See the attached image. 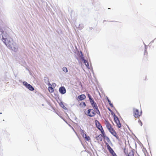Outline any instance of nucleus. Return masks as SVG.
Returning a JSON list of instances; mask_svg holds the SVG:
<instances>
[{
  "mask_svg": "<svg viewBox=\"0 0 156 156\" xmlns=\"http://www.w3.org/2000/svg\"><path fill=\"white\" fill-rule=\"evenodd\" d=\"M48 90L51 93H52L54 91V89L53 88L51 87H48Z\"/></svg>",
  "mask_w": 156,
  "mask_h": 156,
  "instance_id": "17",
  "label": "nucleus"
},
{
  "mask_svg": "<svg viewBox=\"0 0 156 156\" xmlns=\"http://www.w3.org/2000/svg\"><path fill=\"white\" fill-rule=\"evenodd\" d=\"M86 98V96L84 94H81L77 98L78 100L82 101L85 99Z\"/></svg>",
  "mask_w": 156,
  "mask_h": 156,
  "instance_id": "11",
  "label": "nucleus"
},
{
  "mask_svg": "<svg viewBox=\"0 0 156 156\" xmlns=\"http://www.w3.org/2000/svg\"><path fill=\"white\" fill-rule=\"evenodd\" d=\"M106 144L107 147V149L109 151L110 153L111 154L113 152H114V151L112 149V148L110 147V146L109 145V144L107 143H106Z\"/></svg>",
  "mask_w": 156,
  "mask_h": 156,
  "instance_id": "12",
  "label": "nucleus"
},
{
  "mask_svg": "<svg viewBox=\"0 0 156 156\" xmlns=\"http://www.w3.org/2000/svg\"><path fill=\"white\" fill-rule=\"evenodd\" d=\"M62 106H61V107H62V106H63V105L64 106L63 104H62Z\"/></svg>",
  "mask_w": 156,
  "mask_h": 156,
  "instance_id": "29",
  "label": "nucleus"
},
{
  "mask_svg": "<svg viewBox=\"0 0 156 156\" xmlns=\"http://www.w3.org/2000/svg\"><path fill=\"white\" fill-rule=\"evenodd\" d=\"M124 152L127 156H134V152L132 150H129L128 152V149L125 148Z\"/></svg>",
  "mask_w": 156,
  "mask_h": 156,
  "instance_id": "7",
  "label": "nucleus"
},
{
  "mask_svg": "<svg viewBox=\"0 0 156 156\" xmlns=\"http://www.w3.org/2000/svg\"><path fill=\"white\" fill-rule=\"evenodd\" d=\"M0 32L2 33L3 42L8 48L14 51H16L18 50V48L16 43L13 41L12 38L9 37L7 34H5L2 29H0Z\"/></svg>",
  "mask_w": 156,
  "mask_h": 156,
  "instance_id": "1",
  "label": "nucleus"
},
{
  "mask_svg": "<svg viewBox=\"0 0 156 156\" xmlns=\"http://www.w3.org/2000/svg\"><path fill=\"white\" fill-rule=\"evenodd\" d=\"M107 100L109 105L111 104V101L108 98H107Z\"/></svg>",
  "mask_w": 156,
  "mask_h": 156,
  "instance_id": "25",
  "label": "nucleus"
},
{
  "mask_svg": "<svg viewBox=\"0 0 156 156\" xmlns=\"http://www.w3.org/2000/svg\"><path fill=\"white\" fill-rule=\"evenodd\" d=\"M109 105H110V106L111 107H113V104H112V103L111 104H110Z\"/></svg>",
  "mask_w": 156,
  "mask_h": 156,
  "instance_id": "26",
  "label": "nucleus"
},
{
  "mask_svg": "<svg viewBox=\"0 0 156 156\" xmlns=\"http://www.w3.org/2000/svg\"><path fill=\"white\" fill-rule=\"evenodd\" d=\"M95 110L92 109H89L88 110L85 112V114L90 117H93L96 115V113Z\"/></svg>",
  "mask_w": 156,
  "mask_h": 156,
  "instance_id": "5",
  "label": "nucleus"
},
{
  "mask_svg": "<svg viewBox=\"0 0 156 156\" xmlns=\"http://www.w3.org/2000/svg\"><path fill=\"white\" fill-rule=\"evenodd\" d=\"M62 69L63 71L65 73H67L68 72L67 69L66 67H63L62 68Z\"/></svg>",
  "mask_w": 156,
  "mask_h": 156,
  "instance_id": "21",
  "label": "nucleus"
},
{
  "mask_svg": "<svg viewBox=\"0 0 156 156\" xmlns=\"http://www.w3.org/2000/svg\"><path fill=\"white\" fill-rule=\"evenodd\" d=\"M62 106H61V107H62V106H63V105L64 106L63 104H62Z\"/></svg>",
  "mask_w": 156,
  "mask_h": 156,
  "instance_id": "27",
  "label": "nucleus"
},
{
  "mask_svg": "<svg viewBox=\"0 0 156 156\" xmlns=\"http://www.w3.org/2000/svg\"><path fill=\"white\" fill-rule=\"evenodd\" d=\"M91 105L93 108L94 110H96L95 111L96 113L99 115H100V113L98 108V107L96 103L94 102V101H93L90 102Z\"/></svg>",
  "mask_w": 156,
  "mask_h": 156,
  "instance_id": "6",
  "label": "nucleus"
},
{
  "mask_svg": "<svg viewBox=\"0 0 156 156\" xmlns=\"http://www.w3.org/2000/svg\"><path fill=\"white\" fill-rule=\"evenodd\" d=\"M80 133L82 135V136L83 137L85 135H86V134L85 133V132L82 129H81L80 131Z\"/></svg>",
  "mask_w": 156,
  "mask_h": 156,
  "instance_id": "14",
  "label": "nucleus"
},
{
  "mask_svg": "<svg viewBox=\"0 0 156 156\" xmlns=\"http://www.w3.org/2000/svg\"><path fill=\"white\" fill-rule=\"evenodd\" d=\"M147 50H145L144 51V55L145 57H147Z\"/></svg>",
  "mask_w": 156,
  "mask_h": 156,
  "instance_id": "22",
  "label": "nucleus"
},
{
  "mask_svg": "<svg viewBox=\"0 0 156 156\" xmlns=\"http://www.w3.org/2000/svg\"><path fill=\"white\" fill-rule=\"evenodd\" d=\"M96 139L98 140H100V141H101L102 140L101 136H98V137H97Z\"/></svg>",
  "mask_w": 156,
  "mask_h": 156,
  "instance_id": "20",
  "label": "nucleus"
},
{
  "mask_svg": "<svg viewBox=\"0 0 156 156\" xmlns=\"http://www.w3.org/2000/svg\"><path fill=\"white\" fill-rule=\"evenodd\" d=\"M80 105L82 107H85L86 106V104L84 102L81 103Z\"/></svg>",
  "mask_w": 156,
  "mask_h": 156,
  "instance_id": "18",
  "label": "nucleus"
},
{
  "mask_svg": "<svg viewBox=\"0 0 156 156\" xmlns=\"http://www.w3.org/2000/svg\"><path fill=\"white\" fill-rule=\"evenodd\" d=\"M114 120L118 128H120L121 127V124L118 118L116 116H114Z\"/></svg>",
  "mask_w": 156,
  "mask_h": 156,
  "instance_id": "9",
  "label": "nucleus"
},
{
  "mask_svg": "<svg viewBox=\"0 0 156 156\" xmlns=\"http://www.w3.org/2000/svg\"><path fill=\"white\" fill-rule=\"evenodd\" d=\"M87 96H88V97L89 98L90 102L91 101L94 100L93 98H91V96L89 94H87Z\"/></svg>",
  "mask_w": 156,
  "mask_h": 156,
  "instance_id": "19",
  "label": "nucleus"
},
{
  "mask_svg": "<svg viewBox=\"0 0 156 156\" xmlns=\"http://www.w3.org/2000/svg\"><path fill=\"white\" fill-rule=\"evenodd\" d=\"M133 114L135 118L138 119L142 115L141 111L139 112V110L136 108H133Z\"/></svg>",
  "mask_w": 156,
  "mask_h": 156,
  "instance_id": "4",
  "label": "nucleus"
},
{
  "mask_svg": "<svg viewBox=\"0 0 156 156\" xmlns=\"http://www.w3.org/2000/svg\"><path fill=\"white\" fill-rule=\"evenodd\" d=\"M59 91L62 94H65L66 92V90L64 87H61L59 88Z\"/></svg>",
  "mask_w": 156,
  "mask_h": 156,
  "instance_id": "10",
  "label": "nucleus"
},
{
  "mask_svg": "<svg viewBox=\"0 0 156 156\" xmlns=\"http://www.w3.org/2000/svg\"><path fill=\"white\" fill-rule=\"evenodd\" d=\"M104 123L109 132L117 139H118L119 137L117 133L108 120L107 119H105L104 121Z\"/></svg>",
  "mask_w": 156,
  "mask_h": 156,
  "instance_id": "2",
  "label": "nucleus"
},
{
  "mask_svg": "<svg viewBox=\"0 0 156 156\" xmlns=\"http://www.w3.org/2000/svg\"><path fill=\"white\" fill-rule=\"evenodd\" d=\"M83 138L86 141H89L90 140V137L89 136H87V134L85 135Z\"/></svg>",
  "mask_w": 156,
  "mask_h": 156,
  "instance_id": "13",
  "label": "nucleus"
},
{
  "mask_svg": "<svg viewBox=\"0 0 156 156\" xmlns=\"http://www.w3.org/2000/svg\"><path fill=\"white\" fill-rule=\"evenodd\" d=\"M138 123L141 126H142V122L140 120H138Z\"/></svg>",
  "mask_w": 156,
  "mask_h": 156,
  "instance_id": "24",
  "label": "nucleus"
},
{
  "mask_svg": "<svg viewBox=\"0 0 156 156\" xmlns=\"http://www.w3.org/2000/svg\"><path fill=\"white\" fill-rule=\"evenodd\" d=\"M23 84L30 90L31 91H33L34 90V87L30 84H28L26 82H23Z\"/></svg>",
  "mask_w": 156,
  "mask_h": 156,
  "instance_id": "8",
  "label": "nucleus"
},
{
  "mask_svg": "<svg viewBox=\"0 0 156 156\" xmlns=\"http://www.w3.org/2000/svg\"><path fill=\"white\" fill-rule=\"evenodd\" d=\"M95 123L97 128L100 131L102 135L103 136L105 135V134L104 130L100 122L97 120H95Z\"/></svg>",
  "mask_w": 156,
  "mask_h": 156,
  "instance_id": "3",
  "label": "nucleus"
},
{
  "mask_svg": "<svg viewBox=\"0 0 156 156\" xmlns=\"http://www.w3.org/2000/svg\"><path fill=\"white\" fill-rule=\"evenodd\" d=\"M80 53L81 54V55L80 56V59L81 60H82V61H83L84 60H85V59L83 57V55L82 52L81 51H80Z\"/></svg>",
  "mask_w": 156,
  "mask_h": 156,
  "instance_id": "16",
  "label": "nucleus"
},
{
  "mask_svg": "<svg viewBox=\"0 0 156 156\" xmlns=\"http://www.w3.org/2000/svg\"><path fill=\"white\" fill-rule=\"evenodd\" d=\"M84 62V63L85 64V65L88 68L89 67V65L88 63V61L86 60L85 59L83 61Z\"/></svg>",
  "mask_w": 156,
  "mask_h": 156,
  "instance_id": "15",
  "label": "nucleus"
},
{
  "mask_svg": "<svg viewBox=\"0 0 156 156\" xmlns=\"http://www.w3.org/2000/svg\"><path fill=\"white\" fill-rule=\"evenodd\" d=\"M112 156H117L115 153L114 151V152H113L111 154Z\"/></svg>",
  "mask_w": 156,
  "mask_h": 156,
  "instance_id": "23",
  "label": "nucleus"
},
{
  "mask_svg": "<svg viewBox=\"0 0 156 156\" xmlns=\"http://www.w3.org/2000/svg\"><path fill=\"white\" fill-rule=\"evenodd\" d=\"M62 106H61V107H62V106H63V105L64 106L63 104H62Z\"/></svg>",
  "mask_w": 156,
  "mask_h": 156,
  "instance_id": "28",
  "label": "nucleus"
}]
</instances>
